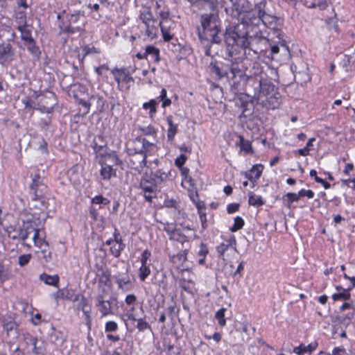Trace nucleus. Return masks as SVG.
Instances as JSON below:
<instances>
[{"label": "nucleus", "instance_id": "nucleus-1", "mask_svg": "<svg viewBox=\"0 0 355 355\" xmlns=\"http://www.w3.org/2000/svg\"><path fill=\"white\" fill-rule=\"evenodd\" d=\"M245 33L242 34L239 33V26L226 32L225 62L210 64L211 72L218 78L227 77L234 79L243 75L251 76V73L247 74V65L250 64V61L243 58V55H250V51H252L255 58H259L267 50L269 40L263 33L253 36L250 34V28L245 27Z\"/></svg>", "mask_w": 355, "mask_h": 355}, {"label": "nucleus", "instance_id": "nucleus-2", "mask_svg": "<svg viewBox=\"0 0 355 355\" xmlns=\"http://www.w3.org/2000/svg\"><path fill=\"white\" fill-rule=\"evenodd\" d=\"M247 87L252 89V97L269 110H275L279 107L281 95L272 82L271 78L265 73H261L259 78H250Z\"/></svg>", "mask_w": 355, "mask_h": 355}, {"label": "nucleus", "instance_id": "nucleus-3", "mask_svg": "<svg viewBox=\"0 0 355 355\" xmlns=\"http://www.w3.org/2000/svg\"><path fill=\"white\" fill-rule=\"evenodd\" d=\"M201 27L198 29L200 42L205 45V53L211 55V44H220L223 34L220 28V21L216 15L205 13L200 16Z\"/></svg>", "mask_w": 355, "mask_h": 355}, {"label": "nucleus", "instance_id": "nucleus-4", "mask_svg": "<svg viewBox=\"0 0 355 355\" xmlns=\"http://www.w3.org/2000/svg\"><path fill=\"white\" fill-rule=\"evenodd\" d=\"M277 17L268 15L261 8V6H257L254 10L248 12L243 19L244 27L250 28V34L263 33V29L269 25H273Z\"/></svg>", "mask_w": 355, "mask_h": 355}, {"label": "nucleus", "instance_id": "nucleus-5", "mask_svg": "<svg viewBox=\"0 0 355 355\" xmlns=\"http://www.w3.org/2000/svg\"><path fill=\"white\" fill-rule=\"evenodd\" d=\"M47 187L44 184L40 175L36 174L30 186V195L33 206L42 211L49 209V198L46 194Z\"/></svg>", "mask_w": 355, "mask_h": 355}, {"label": "nucleus", "instance_id": "nucleus-6", "mask_svg": "<svg viewBox=\"0 0 355 355\" xmlns=\"http://www.w3.org/2000/svg\"><path fill=\"white\" fill-rule=\"evenodd\" d=\"M67 21H61L59 24L60 31L65 33H73L76 31H80L85 25V18L84 15L73 14L66 15Z\"/></svg>", "mask_w": 355, "mask_h": 355}, {"label": "nucleus", "instance_id": "nucleus-7", "mask_svg": "<svg viewBox=\"0 0 355 355\" xmlns=\"http://www.w3.org/2000/svg\"><path fill=\"white\" fill-rule=\"evenodd\" d=\"M96 306L101 313V316L114 315L118 311V300L116 297L110 296L108 298L103 295L96 297Z\"/></svg>", "mask_w": 355, "mask_h": 355}, {"label": "nucleus", "instance_id": "nucleus-8", "mask_svg": "<svg viewBox=\"0 0 355 355\" xmlns=\"http://www.w3.org/2000/svg\"><path fill=\"white\" fill-rule=\"evenodd\" d=\"M139 19L144 25L145 35L150 40L157 38L158 35L157 19L153 17L152 12L150 10L141 12Z\"/></svg>", "mask_w": 355, "mask_h": 355}, {"label": "nucleus", "instance_id": "nucleus-9", "mask_svg": "<svg viewBox=\"0 0 355 355\" xmlns=\"http://www.w3.org/2000/svg\"><path fill=\"white\" fill-rule=\"evenodd\" d=\"M34 225L33 220H28L26 221H23V224L18 229H15L12 227H10L8 230L9 238L12 240H21L26 241L29 234L33 231Z\"/></svg>", "mask_w": 355, "mask_h": 355}, {"label": "nucleus", "instance_id": "nucleus-10", "mask_svg": "<svg viewBox=\"0 0 355 355\" xmlns=\"http://www.w3.org/2000/svg\"><path fill=\"white\" fill-rule=\"evenodd\" d=\"M114 80L118 84L119 89H128L133 78L127 74L123 69H114L112 70Z\"/></svg>", "mask_w": 355, "mask_h": 355}, {"label": "nucleus", "instance_id": "nucleus-11", "mask_svg": "<svg viewBox=\"0 0 355 355\" xmlns=\"http://www.w3.org/2000/svg\"><path fill=\"white\" fill-rule=\"evenodd\" d=\"M282 26V24L281 19L279 18H277L276 20L274 21L273 25H269L267 27L272 31L273 34L278 39V42H277L278 44L282 47H283L285 49V51H289V49L286 44V42L285 40H284V34L281 30Z\"/></svg>", "mask_w": 355, "mask_h": 355}, {"label": "nucleus", "instance_id": "nucleus-12", "mask_svg": "<svg viewBox=\"0 0 355 355\" xmlns=\"http://www.w3.org/2000/svg\"><path fill=\"white\" fill-rule=\"evenodd\" d=\"M162 38L164 42H170L174 37L173 32L175 27L174 21H166L165 22H159Z\"/></svg>", "mask_w": 355, "mask_h": 355}, {"label": "nucleus", "instance_id": "nucleus-13", "mask_svg": "<svg viewBox=\"0 0 355 355\" xmlns=\"http://www.w3.org/2000/svg\"><path fill=\"white\" fill-rule=\"evenodd\" d=\"M74 306L78 311H81L83 315L85 316L86 324L89 326V311L87 309V300L83 295H76L73 300Z\"/></svg>", "mask_w": 355, "mask_h": 355}, {"label": "nucleus", "instance_id": "nucleus-14", "mask_svg": "<svg viewBox=\"0 0 355 355\" xmlns=\"http://www.w3.org/2000/svg\"><path fill=\"white\" fill-rule=\"evenodd\" d=\"M113 236H114L115 243L111 246L110 252L114 257H119L121 251L125 249V244L123 243L121 236L117 230H115Z\"/></svg>", "mask_w": 355, "mask_h": 355}, {"label": "nucleus", "instance_id": "nucleus-15", "mask_svg": "<svg viewBox=\"0 0 355 355\" xmlns=\"http://www.w3.org/2000/svg\"><path fill=\"white\" fill-rule=\"evenodd\" d=\"M94 151L96 155L95 162L99 164L106 163L107 158L110 157L108 149L105 145L97 146L95 144L94 146Z\"/></svg>", "mask_w": 355, "mask_h": 355}, {"label": "nucleus", "instance_id": "nucleus-16", "mask_svg": "<svg viewBox=\"0 0 355 355\" xmlns=\"http://www.w3.org/2000/svg\"><path fill=\"white\" fill-rule=\"evenodd\" d=\"M263 166L261 164L253 165L250 170L243 173L245 178L251 182H256L262 174Z\"/></svg>", "mask_w": 355, "mask_h": 355}, {"label": "nucleus", "instance_id": "nucleus-17", "mask_svg": "<svg viewBox=\"0 0 355 355\" xmlns=\"http://www.w3.org/2000/svg\"><path fill=\"white\" fill-rule=\"evenodd\" d=\"M115 282L119 289L123 292L131 291L133 288V284L128 275H116Z\"/></svg>", "mask_w": 355, "mask_h": 355}, {"label": "nucleus", "instance_id": "nucleus-18", "mask_svg": "<svg viewBox=\"0 0 355 355\" xmlns=\"http://www.w3.org/2000/svg\"><path fill=\"white\" fill-rule=\"evenodd\" d=\"M236 240L234 235H232L225 243H221L216 247V252L218 257L224 259V254L230 247L236 248Z\"/></svg>", "mask_w": 355, "mask_h": 355}, {"label": "nucleus", "instance_id": "nucleus-19", "mask_svg": "<svg viewBox=\"0 0 355 355\" xmlns=\"http://www.w3.org/2000/svg\"><path fill=\"white\" fill-rule=\"evenodd\" d=\"M15 55V49L9 43H2L0 44V60L7 61L12 60Z\"/></svg>", "mask_w": 355, "mask_h": 355}, {"label": "nucleus", "instance_id": "nucleus-20", "mask_svg": "<svg viewBox=\"0 0 355 355\" xmlns=\"http://www.w3.org/2000/svg\"><path fill=\"white\" fill-rule=\"evenodd\" d=\"M237 105L241 111V118L243 117L246 119L252 114L253 104L252 102L240 98Z\"/></svg>", "mask_w": 355, "mask_h": 355}, {"label": "nucleus", "instance_id": "nucleus-21", "mask_svg": "<svg viewBox=\"0 0 355 355\" xmlns=\"http://www.w3.org/2000/svg\"><path fill=\"white\" fill-rule=\"evenodd\" d=\"M100 175L103 180L109 181L112 177L116 176V170L113 168L112 166L104 163L100 164Z\"/></svg>", "mask_w": 355, "mask_h": 355}, {"label": "nucleus", "instance_id": "nucleus-22", "mask_svg": "<svg viewBox=\"0 0 355 355\" xmlns=\"http://www.w3.org/2000/svg\"><path fill=\"white\" fill-rule=\"evenodd\" d=\"M168 124L167 129V139L168 141L172 142L175 139V137L178 132V124L175 123L173 120V116L169 115L166 119Z\"/></svg>", "mask_w": 355, "mask_h": 355}, {"label": "nucleus", "instance_id": "nucleus-23", "mask_svg": "<svg viewBox=\"0 0 355 355\" xmlns=\"http://www.w3.org/2000/svg\"><path fill=\"white\" fill-rule=\"evenodd\" d=\"M146 55L149 62L158 63L160 60L159 49L153 45L146 46Z\"/></svg>", "mask_w": 355, "mask_h": 355}, {"label": "nucleus", "instance_id": "nucleus-24", "mask_svg": "<svg viewBox=\"0 0 355 355\" xmlns=\"http://www.w3.org/2000/svg\"><path fill=\"white\" fill-rule=\"evenodd\" d=\"M126 316L128 320L137 322V328L139 331H144L150 329V325L146 321V317L137 318L135 314L132 313H127Z\"/></svg>", "mask_w": 355, "mask_h": 355}, {"label": "nucleus", "instance_id": "nucleus-25", "mask_svg": "<svg viewBox=\"0 0 355 355\" xmlns=\"http://www.w3.org/2000/svg\"><path fill=\"white\" fill-rule=\"evenodd\" d=\"M168 173L164 172L162 170H157L155 173L150 174V179L153 183L157 187V185L168 180Z\"/></svg>", "mask_w": 355, "mask_h": 355}, {"label": "nucleus", "instance_id": "nucleus-26", "mask_svg": "<svg viewBox=\"0 0 355 355\" xmlns=\"http://www.w3.org/2000/svg\"><path fill=\"white\" fill-rule=\"evenodd\" d=\"M96 277L100 284H106L110 281V273L103 268V263L101 265L97 264Z\"/></svg>", "mask_w": 355, "mask_h": 355}, {"label": "nucleus", "instance_id": "nucleus-27", "mask_svg": "<svg viewBox=\"0 0 355 355\" xmlns=\"http://www.w3.org/2000/svg\"><path fill=\"white\" fill-rule=\"evenodd\" d=\"M17 28L20 32L21 40L24 41V44L26 42L32 41V40L34 39L32 37V31L29 28L28 25L24 26H20L19 27H17Z\"/></svg>", "mask_w": 355, "mask_h": 355}, {"label": "nucleus", "instance_id": "nucleus-28", "mask_svg": "<svg viewBox=\"0 0 355 355\" xmlns=\"http://www.w3.org/2000/svg\"><path fill=\"white\" fill-rule=\"evenodd\" d=\"M179 284L182 290L192 296L194 295L195 283L193 281L181 279Z\"/></svg>", "mask_w": 355, "mask_h": 355}, {"label": "nucleus", "instance_id": "nucleus-29", "mask_svg": "<svg viewBox=\"0 0 355 355\" xmlns=\"http://www.w3.org/2000/svg\"><path fill=\"white\" fill-rule=\"evenodd\" d=\"M248 204L253 207H261L265 204V200L261 196L255 195L250 191L248 193Z\"/></svg>", "mask_w": 355, "mask_h": 355}, {"label": "nucleus", "instance_id": "nucleus-30", "mask_svg": "<svg viewBox=\"0 0 355 355\" xmlns=\"http://www.w3.org/2000/svg\"><path fill=\"white\" fill-rule=\"evenodd\" d=\"M299 200L300 197L297 196V193H287L282 197L284 205L288 209L291 207L293 202H297Z\"/></svg>", "mask_w": 355, "mask_h": 355}, {"label": "nucleus", "instance_id": "nucleus-31", "mask_svg": "<svg viewBox=\"0 0 355 355\" xmlns=\"http://www.w3.org/2000/svg\"><path fill=\"white\" fill-rule=\"evenodd\" d=\"M24 45L32 55L36 58H39L40 56L41 51L39 46L36 44V42L34 39H33L32 41L26 42Z\"/></svg>", "mask_w": 355, "mask_h": 355}, {"label": "nucleus", "instance_id": "nucleus-32", "mask_svg": "<svg viewBox=\"0 0 355 355\" xmlns=\"http://www.w3.org/2000/svg\"><path fill=\"white\" fill-rule=\"evenodd\" d=\"M158 101L156 99H150L148 102H146L143 104L142 108L144 110H149L150 117H153L157 112V106Z\"/></svg>", "mask_w": 355, "mask_h": 355}, {"label": "nucleus", "instance_id": "nucleus-33", "mask_svg": "<svg viewBox=\"0 0 355 355\" xmlns=\"http://www.w3.org/2000/svg\"><path fill=\"white\" fill-rule=\"evenodd\" d=\"M140 189L145 193H153L157 190V187L153 182L148 180H142L139 184Z\"/></svg>", "mask_w": 355, "mask_h": 355}, {"label": "nucleus", "instance_id": "nucleus-34", "mask_svg": "<svg viewBox=\"0 0 355 355\" xmlns=\"http://www.w3.org/2000/svg\"><path fill=\"white\" fill-rule=\"evenodd\" d=\"M15 21L17 24V27H19L20 26H27V17L25 11H15Z\"/></svg>", "mask_w": 355, "mask_h": 355}, {"label": "nucleus", "instance_id": "nucleus-35", "mask_svg": "<svg viewBox=\"0 0 355 355\" xmlns=\"http://www.w3.org/2000/svg\"><path fill=\"white\" fill-rule=\"evenodd\" d=\"M40 279L46 284L51 286H56L59 282V277L57 275L51 276L46 273H43L40 275Z\"/></svg>", "mask_w": 355, "mask_h": 355}, {"label": "nucleus", "instance_id": "nucleus-36", "mask_svg": "<svg viewBox=\"0 0 355 355\" xmlns=\"http://www.w3.org/2000/svg\"><path fill=\"white\" fill-rule=\"evenodd\" d=\"M315 349L312 344L308 345H300L293 349V352L297 355H304L306 353H311Z\"/></svg>", "mask_w": 355, "mask_h": 355}, {"label": "nucleus", "instance_id": "nucleus-37", "mask_svg": "<svg viewBox=\"0 0 355 355\" xmlns=\"http://www.w3.org/2000/svg\"><path fill=\"white\" fill-rule=\"evenodd\" d=\"M171 241H178L182 244L189 241V237L184 234L180 229H178L169 238Z\"/></svg>", "mask_w": 355, "mask_h": 355}, {"label": "nucleus", "instance_id": "nucleus-38", "mask_svg": "<svg viewBox=\"0 0 355 355\" xmlns=\"http://www.w3.org/2000/svg\"><path fill=\"white\" fill-rule=\"evenodd\" d=\"M350 289H351V288H349L348 289H343V292H339V293L333 294L332 299L334 301L349 300L351 297V294L349 293Z\"/></svg>", "mask_w": 355, "mask_h": 355}, {"label": "nucleus", "instance_id": "nucleus-39", "mask_svg": "<svg viewBox=\"0 0 355 355\" xmlns=\"http://www.w3.org/2000/svg\"><path fill=\"white\" fill-rule=\"evenodd\" d=\"M239 146L241 150L244 151L246 154L252 153V144L248 140H245L242 136H239Z\"/></svg>", "mask_w": 355, "mask_h": 355}, {"label": "nucleus", "instance_id": "nucleus-40", "mask_svg": "<svg viewBox=\"0 0 355 355\" xmlns=\"http://www.w3.org/2000/svg\"><path fill=\"white\" fill-rule=\"evenodd\" d=\"M150 269L148 264L141 265L139 268V277L141 282H144L150 274Z\"/></svg>", "mask_w": 355, "mask_h": 355}, {"label": "nucleus", "instance_id": "nucleus-41", "mask_svg": "<svg viewBox=\"0 0 355 355\" xmlns=\"http://www.w3.org/2000/svg\"><path fill=\"white\" fill-rule=\"evenodd\" d=\"M40 249V253L42 254V258L44 260L46 263L50 262L52 259V253L49 250V246L44 245L42 248H38Z\"/></svg>", "mask_w": 355, "mask_h": 355}, {"label": "nucleus", "instance_id": "nucleus-42", "mask_svg": "<svg viewBox=\"0 0 355 355\" xmlns=\"http://www.w3.org/2000/svg\"><path fill=\"white\" fill-rule=\"evenodd\" d=\"M226 311V308H220L215 314V318L218 320V324L221 327H224L226 324V320L225 318V313Z\"/></svg>", "mask_w": 355, "mask_h": 355}, {"label": "nucleus", "instance_id": "nucleus-43", "mask_svg": "<svg viewBox=\"0 0 355 355\" xmlns=\"http://www.w3.org/2000/svg\"><path fill=\"white\" fill-rule=\"evenodd\" d=\"M11 277L10 272L0 263V285L8 280Z\"/></svg>", "mask_w": 355, "mask_h": 355}, {"label": "nucleus", "instance_id": "nucleus-44", "mask_svg": "<svg viewBox=\"0 0 355 355\" xmlns=\"http://www.w3.org/2000/svg\"><path fill=\"white\" fill-rule=\"evenodd\" d=\"M244 224L245 223L243 219L240 216H236L234 218L233 225L230 227V230L232 232H235L241 230L243 227Z\"/></svg>", "mask_w": 355, "mask_h": 355}, {"label": "nucleus", "instance_id": "nucleus-45", "mask_svg": "<svg viewBox=\"0 0 355 355\" xmlns=\"http://www.w3.org/2000/svg\"><path fill=\"white\" fill-rule=\"evenodd\" d=\"M139 130L147 136H156L157 133V129L152 125L140 127Z\"/></svg>", "mask_w": 355, "mask_h": 355}, {"label": "nucleus", "instance_id": "nucleus-46", "mask_svg": "<svg viewBox=\"0 0 355 355\" xmlns=\"http://www.w3.org/2000/svg\"><path fill=\"white\" fill-rule=\"evenodd\" d=\"M159 16L160 17L159 22H165L166 21H173L169 17L170 12L169 9L167 7H164L159 12Z\"/></svg>", "mask_w": 355, "mask_h": 355}, {"label": "nucleus", "instance_id": "nucleus-47", "mask_svg": "<svg viewBox=\"0 0 355 355\" xmlns=\"http://www.w3.org/2000/svg\"><path fill=\"white\" fill-rule=\"evenodd\" d=\"M91 202L92 204L100 205H107L110 203V200L101 195L96 196L92 199Z\"/></svg>", "mask_w": 355, "mask_h": 355}, {"label": "nucleus", "instance_id": "nucleus-48", "mask_svg": "<svg viewBox=\"0 0 355 355\" xmlns=\"http://www.w3.org/2000/svg\"><path fill=\"white\" fill-rule=\"evenodd\" d=\"M13 321H15V314L12 313L1 315L0 318V322L3 327Z\"/></svg>", "mask_w": 355, "mask_h": 355}, {"label": "nucleus", "instance_id": "nucleus-49", "mask_svg": "<svg viewBox=\"0 0 355 355\" xmlns=\"http://www.w3.org/2000/svg\"><path fill=\"white\" fill-rule=\"evenodd\" d=\"M31 257L32 256L31 254L20 255L18 258L19 265L21 267L26 266L29 263Z\"/></svg>", "mask_w": 355, "mask_h": 355}, {"label": "nucleus", "instance_id": "nucleus-50", "mask_svg": "<svg viewBox=\"0 0 355 355\" xmlns=\"http://www.w3.org/2000/svg\"><path fill=\"white\" fill-rule=\"evenodd\" d=\"M118 329V324L114 321H108L105 323V331L107 332H114Z\"/></svg>", "mask_w": 355, "mask_h": 355}, {"label": "nucleus", "instance_id": "nucleus-51", "mask_svg": "<svg viewBox=\"0 0 355 355\" xmlns=\"http://www.w3.org/2000/svg\"><path fill=\"white\" fill-rule=\"evenodd\" d=\"M297 196L300 197V198L302 197H307L308 198L311 199L314 197L315 193L311 189L306 190L304 189H302L297 193Z\"/></svg>", "mask_w": 355, "mask_h": 355}, {"label": "nucleus", "instance_id": "nucleus-52", "mask_svg": "<svg viewBox=\"0 0 355 355\" xmlns=\"http://www.w3.org/2000/svg\"><path fill=\"white\" fill-rule=\"evenodd\" d=\"M55 103H52L50 106H46L44 105H39L38 107H34L43 113H51L54 110Z\"/></svg>", "mask_w": 355, "mask_h": 355}, {"label": "nucleus", "instance_id": "nucleus-53", "mask_svg": "<svg viewBox=\"0 0 355 355\" xmlns=\"http://www.w3.org/2000/svg\"><path fill=\"white\" fill-rule=\"evenodd\" d=\"M199 250L198 252V255L200 257L206 258L207 254L209 253V250L207 245L204 243H201L199 246Z\"/></svg>", "mask_w": 355, "mask_h": 355}, {"label": "nucleus", "instance_id": "nucleus-54", "mask_svg": "<svg viewBox=\"0 0 355 355\" xmlns=\"http://www.w3.org/2000/svg\"><path fill=\"white\" fill-rule=\"evenodd\" d=\"M33 225H34V230L33 232H34V235H33V242H36L37 240H38V239L41 236V235H43L44 232V231L40 228H37L36 227V225L35 223V222L33 221Z\"/></svg>", "mask_w": 355, "mask_h": 355}, {"label": "nucleus", "instance_id": "nucleus-55", "mask_svg": "<svg viewBox=\"0 0 355 355\" xmlns=\"http://www.w3.org/2000/svg\"><path fill=\"white\" fill-rule=\"evenodd\" d=\"M48 243H49L46 241V233L41 235L38 240H37L36 242H34L35 246L37 248H42L44 245H48Z\"/></svg>", "mask_w": 355, "mask_h": 355}, {"label": "nucleus", "instance_id": "nucleus-56", "mask_svg": "<svg viewBox=\"0 0 355 355\" xmlns=\"http://www.w3.org/2000/svg\"><path fill=\"white\" fill-rule=\"evenodd\" d=\"M151 256V252L148 250L143 251L141 257V265L148 264V260Z\"/></svg>", "mask_w": 355, "mask_h": 355}, {"label": "nucleus", "instance_id": "nucleus-57", "mask_svg": "<svg viewBox=\"0 0 355 355\" xmlns=\"http://www.w3.org/2000/svg\"><path fill=\"white\" fill-rule=\"evenodd\" d=\"M199 218L201 222V226L202 230H205L207 227V214L205 211L198 213Z\"/></svg>", "mask_w": 355, "mask_h": 355}, {"label": "nucleus", "instance_id": "nucleus-58", "mask_svg": "<svg viewBox=\"0 0 355 355\" xmlns=\"http://www.w3.org/2000/svg\"><path fill=\"white\" fill-rule=\"evenodd\" d=\"M187 159V157L185 155L182 153L180 156H178L175 159V164L178 167H181L184 164Z\"/></svg>", "mask_w": 355, "mask_h": 355}, {"label": "nucleus", "instance_id": "nucleus-59", "mask_svg": "<svg viewBox=\"0 0 355 355\" xmlns=\"http://www.w3.org/2000/svg\"><path fill=\"white\" fill-rule=\"evenodd\" d=\"M94 70L98 76H101L106 73L109 70V68L106 64H103L99 67H94Z\"/></svg>", "mask_w": 355, "mask_h": 355}, {"label": "nucleus", "instance_id": "nucleus-60", "mask_svg": "<svg viewBox=\"0 0 355 355\" xmlns=\"http://www.w3.org/2000/svg\"><path fill=\"white\" fill-rule=\"evenodd\" d=\"M239 209V204L238 203H230L227 206V211L228 214H233L237 211Z\"/></svg>", "mask_w": 355, "mask_h": 355}, {"label": "nucleus", "instance_id": "nucleus-61", "mask_svg": "<svg viewBox=\"0 0 355 355\" xmlns=\"http://www.w3.org/2000/svg\"><path fill=\"white\" fill-rule=\"evenodd\" d=\"M17 324L15 321H13L12 322H10L5 326H3V329L6 331L7 334H9V333L13 330H15L17 329Z\"/></svg>", "mask_w": 355, "mask_h": 355}, {"label": "nucleus", "instance_id": "nucleus-62", "mask_svg": "<svg viewBox=\"0 0 355 355\" xmlns=\"http://www.w3.org/2000/svg\"><path fill=\"white\" fill-rule=\"evenodd\" d=\"M137 301V297L134 294H129L126 295L125 302L127 305H133Z\"/></svg>", "mask_w": 355, "mask_h": 355}, {"label": "nucleus", "instance_id": "nucleus-63", "mask_svg": "<svg viewBox=\"0 0 355 355\" xmlns=\"http://www.w3.org/2000/svg\"><path fill=\"white\" fill-rule=\"evenodd\" d=\"M25 342L27 345L34 344L35 342H37L38 340L36 337H34L30 334H26L24 337Z\"/></svg>", "mask_w": 355, "mask_h": 355}, {"label": "nucleus", "instance_id": "nucleus-64", "mask_svg": "<svg viewBox=\"0 0 355 355\" xmlns=\"http://www.w3.org/2000/svg\"><path fill=\"white\" fill-rule=\"evenodd\" d=\"M345 349L343 347H335L332 350L331 355H343L345 353Z\"/></svg>", "mask_w": 355, "mask_h": 355}]
</instances>
